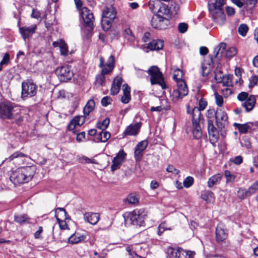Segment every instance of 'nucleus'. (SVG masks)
I'll use <instances>...</instances> for the list:
<instances>
[{
    "label": "nucleus",
    "mask_w": 258,
    "mask_h": 258,
    "mask_svg": "<svg viewBox=\"0 0 258 258\" xmlns=\"http://www.w3.org/2000/svg\"><path fill=\"white\" fill-rule=\"evenodd\" d=\"M35 166H24L13 171L10 179L15 184H22L30 181L36 172Z\"/></svg>",
    "instance_id": "1"
},
{
    "label": "nucleus",
    "mask_w": 258,
    "mask_h": 258,
    "mask_svg": "<svg viewBox=\"0 0 258 258\" xmlns=\"http://www.w3.org/2000/svg\"><path fill=\"white\" fill-rule=\"evenodd\" d=\"M19 106L9 101L0 104V117L3 119H14L17 123L21 122L23 117L21 115Z\"/></svg>",
    "instance_id": "2"
},
{
    "label": "nucleus",
    "mask_w": 258,
    "mask_h": 258,
    "mask_svg": "<svg viewBox=\"0 0 258 258\" xmlns=\"http://www.w3.org/2000/svg\"><path fill=\"white\" fill-rule=\"evenodd\" d=\"M226 0H216L214 3L209 4V10L212 15L215 21L220 24H222L225 20V16L222 9Z\"/></svg>",
    "instance_id": "3"
},
{
    "label": "nucleus",
    "mask_w": 258,
    "mask_h": 258,
    "mask_svg": "<svg viewBox=\"0 0 258 258\" xmlns=\"http://www.w3.org/2000/svg\"><path fill=\"white\" fill-rule=\"evenodd\" d=\"M147 72L150 77V80L151 85H159L162 89H165L167 87L163 74L158 67L152 66L150 67Z\"/></svg>",
    "instance_id": "4"
},
{
    "label": "nucleus",
    "mask_w": 258,
    "mask_h": 258,
    "mask_svg": "<svg viewBox=\"0 0 258 258\" xmlns=\"http://www.w3.org/2000/svg\"><path fill=\"white\" fill-rule=\"evenodd\" d=\"M145 216L146 214L143 209H136L130 213L126 218L124 217V220L126 223L129 221L133 225L144 226Z\"/></svg>",
    "instance_id": "5"
},
{
    "label": "nucleus",
    "mask_w": 258,
    "mask_h": 258,
    "mask_svg": "<svg viewBox=\"0 0 258 258\" xmlns=\"http://www.w3.org/2000/svg\"><path fill=\"white\" fill-rule=\"evenodd\" d=\"M176 86L170 96L171 101L174 103L180 101L188 93V88L184 81H179L176 84Z\"/></svg>",
    "instance_id": "6"
},
{
    "label": "nucleus",
    "mask_w": 258,
    "mask_h": 258,
    "mask_svg": "<svg viewBox=\"0 0 258 258\" xmlns=\"http://www.w3.org/2000/svg\"><path fill=\"white\" fill-rule=\"evenodd\" d=\"M37 91V85L32 81L27 80L22 83L21 97L25 100L35 96Z\"/></svg>",
    "instance_id": "7"
},
{
    "label": "nucleus",
    "mask_w": 258,
    "mask_h": 258,
    "mask_svg": "<svg viewBox=\"0 0 258 258\" xmlns=\"http://www.w3.org/2000/svg\"><path fill=\"white\" fill-rule=\"evenodd\" d=\"M216 52L215 57L219 58L220 56H223L226 58H230L237 53V50L235 47H231L226 49V44L224 43H220L214 50Z\"/></svg>",
    "instance_id": "8"
},
{
    "label": "nucleus",
    "mask_w": 258,
    "mask_h": 258,
    "mask_svg": "<svg viewBox=\"0 0 258 258\" xmlns=\"http://www.w3.org/2000/svg\"><path fill=\"white\" fill-rule=\"evenodd\" d=\"M169 20L166 17L160 14L154 15L151 21L152 26L156 29H165L169 25Z\"/></svg>",
    "instance_id": "9"
},
{
    "label": "nucleus",
    "mask_w": 258,
    "mask_h": 258,
    "mask_svg": "<svg viewBox=\"0 0 258 258\" xmlns=\"http://www.w3.org/2000/svg\"><path fill=\"white\" fill-rule=\"evenodd\" d=\"M55 74L60 81L67 82L70 80L74 76L71 67L67 64L58 67L55 70Z\"/></svg>",
    "instance_id": "10"
},
{
    "label": "nucleus",
    "mask_w": 258,
    "mask_h": 258,
    "mask_svg": "<svg viewBox=\"0 0 258 258\" xmlns=\"http://www.w3.org/2000/svg\"><path fill=\"white\" fill-rule=\"evenodd\" d=\"M201 112L198 108H194L192 110L193 136L195 139H199L202 136V131L199 124Z\"/></svg>",
    "instance_id": "11"
},
{
    "label": "nucleus",
    "mask_w": 258,
    "mask_h": 258,
    "mask_svg": "<svg viewBox=\"0 0 258 258\" xmlns=\"http://www.w3.org/2000/svg\"><path fill=\"white\" fill-rule=\"evenodd\" d=\"M116 11L111 5L106 7L103 10L101 23L102 26L106 24L110 27L111 23L116 17Z\"/></svg>",
    "instance_id": "12"
},
{
    "label": "nucleus",
    "mask_w": 258,
    "mask_h": 258,
    "mask_svg": "<svg viewBox=\"0 0 258 258\" xmlns=\"http://www.w3.org/2000/svg\"><path fill=\"white\" fill-rule=\"evenodd\" d=\"M80 14L85 26L89 28L91 30H93L95 18L91 11L87 7H83L80 10Z\"/></svg>",
    "instance_id": "13"
},
{
    "label": "nucleus",
    "mask_w": 258,
    "mask_h": 258,
    "mask_svg": "<svg viewBox=\"0 0 258 258\" xmlns=\"http://www.w3.org/2000/svg\"><path fill=\"white\" fill-rule=\"evenodd\" d=\"M170 258H192L195 253L191 251H186L181 248L168 249Z\"/></svg>",
    "instance_id": "14"
},
{
    "label": "nucleus",
    "mask_w": 258,
    "mask_h": 258,
    "mask_svg": "<svg viewBox=\"0 0 258 258\" xmlns=\"http://www.w3.org/2000/svg\"><path fill=\"white\" fill-rule=\"evenodd\" d=\"M216 122L219 129H223L228 124V116L226 113L221 108L217 109L215 112Z\"/></svg>",
    "instance_id": "15"
},
{
    "label": "nucleus",
    "mask_w": 258,
    "mask_h": 258,
    "mask_svg": "<svg viewBox=\"0 0 258 258\" xmlns=\"http://www.w3.org/2000/svg\"><path fill=\"white\" fill-rule=\"evenodd\" d=\"M236 126L241 134H246L249 132H252L258 128V121L254 122H248L244 124L234 123Z\"/></svg>",
    "instance_id": "16"
},
{
    "label": "nucleus",
    "mask_w": 258,
    "mask_h": 258,
    "mask_svg": "<svg viewBox=\"0 0 258 258\" xmlns=\"http://www.w3.org/2000/svg\"><path fill=\"white\" fill-rule=\"evenodd\" d=\"M208 130L211 143L215 146V143L219 139V133L217 128L214 126L213 121L209 120L208 122Z\"/></svg>",
    "instance_id": "17"
},
{
    "label": "nucleus",
    "mask_w": 258,
    "mask_h": 258,
    "mask_svg": "<svg viewBox=\"0 0 258 258\" xmlns=\"http://www.w3.org/2000/svg\"><path fill=\"white\" fill-rule=\"evenodd\" d=\"M126 154L123 151H120L112 160V164L111 166L112 171H114L119 168L120 166L123 162Z\"/></svg>",
    "instance_id": "18"
},
{
    "label": "nucleus",
    "mask_w": 258,
    "mask_h": 258,
    "mask_svg": "<svg viewBox=\"0 0 258 258\" xmlns=\"http://www.w3.org/2000/svg\"><path fill=\"white\" fill-rule=\"evenodd\" d=\"M215 78L218 82H221L224 86H230L232 85V76L230 75H222L220 71L219 72H216Z\"/></svg>",
    "instance_id": "19"
},
{
    "label": "nucleus",
    "mask_w": 258,
    "mask_h": 258,
    "mask_svg": "<svg viewBox=\"0 0 258 258\" xmlns=\"http://www.w3.org/2000/svg\"><path fill=\"white\" fill-rule=\"evenodd\" d=\"M37 29V25L33 24L31 26H24L19 28V31L23 39L26 40L27 38L32 36L35 32Z\"/></svg>",
    "instance_id": "20"
},
{
    "label": "nucleus",
    "mask_w": 258,
    "mask_h": 258,
    "mask_svg": "<svg viewBox=\"0 0 258 258\" xmlns=\"http://www.w3.org/2000/svg\"><path fill=\"white\" fill-rule=\"evenodd\" d=\"M227 236V232L224 226L221 224H218L216 229V238L218 242L224 241Z\"/></svg>",
    "instance_id": "21"
},
{
    "label": "nucleus",
    "mask_w": 258,
    "mask_h": 258,
    "mask_svg": "<svg viewBox=\"0 0 258 258\" xmlns=\"http://www.w3.org/2000/svg\"><path fill=\"white\" fill-rule=\"evenodd\" d=\"M148 142L146 140L142 141L138 144L135 151V157L136 160H140L141 159L143 152L146 148Z\"/></svg>",
    "instance_id": "22"
},
{
    "label": "nucleus",
    "mask_w": 258,
    "mask_h": 258,
    "mask_svg": "<svg viewBox=\"0 0 258 258\" xmlns=\"http://www.w3.org/2000/svg\"><path fill=\"white\" fill-rule=\"evenodd\" d=\"M163 41L162 40H154L150 43L143 46V48H147L151 51L159 50L163 47Z\"/></svg>",
    "instance_id": "23"
},
{
    "label": "nucleus",
    "mask_w": 258,
    "mask_h": 258,
    "mask_svg": "<svg viewBox=\"0 0 258 258\" xmlns=\"http://www.w3.org/2000/svg\"><path fill=\"white\" fill-rule=\"evenodd\" d=\"M26 157V155L18 151L13 153L8 158H6V161H14V163H18L19 165H20V162L23 163L25 158Z\"/></svg>",
    "instance_id": "24"
},
{
    "label": "nucleus",
    "mask_w": 258,
    "mask_h": 258,
    "mask_svg": "<svg viewBox=\"0 0 258 258\" xmlns=\"http://www.w3.org/2000/svg\"><path fill=\"white\" fill-rule=\"evenodd\" d=\"M60 213L61 215L66 216L67 212L66 210L62 208H58L55 210V217L56 218L59 225L61 229L64 230L67 229L68 226L65 221L61 220L59 218V213Z\"/></svg>",
    "instance_id": "25"
},
{
    "label": "nucleus",
    "mask_w": 258,
    "mask_h": 258,
    "mask_svg": "<svg viewBox=\"0 0 258 258\" xmlns=\"http://www.w3.org/2000/svg\"><path fill=\"white\" fill-rule=\"evenodd\" d=\"M141 126V123L131 124L126 128L124 133L128 136H136L139 133Z\"/></svg>",
    "instance_id": "26"
},
{
    "label": "nucleus",
    "mask_w": 258,
    "mask_h": 258,
    "mask_svg": "<svg viewBox=\"0 0 258 258\" xmlns=\"http://www.w3.org/2000/svg\"><path fill=\"white\" fill-rule=\"evenodd\" d=\"M52 45L54 47H59L60 54L63 56H67L69 54L68 46L65 42L62 40L59 39L56 41H54L52 43Z\"/></svg>",
    "instance_id": "27"
},
{
    "label": "nucleus",
    "mask_w": 258,
    "mask_h": 258,
    "mask_svg": "<svg viewBox=\"0 0 258 258\" xmlns=\"http://www.w3.org/2000/svg\"><path fill=\"white\" fill-rule=\"evenodd\" d=\"M86 238V235L81 234L76 232L72 234L68 239V242L71 244H77L79 242L84 241Z\"/></svg>",
    "instance_id": "28"
},
{
    "label": "nucleus",
    "mask_w": 258,
    "mask_h": 258,
    "mask_svg": "<svg viewBox=\"0 0 258 258\" xmlns=\"http://www.w3.org/2000/svg\"><path fill=\"white\" fill-rule=\"evenodd\" d=\"M84 219L92 225H95L99 220V215L97 213L87 212L84 214Z\"/></svg>",
    "instance_id": "29"
},
{
    "label": "nucleus",
    "mask_w": 258,
    "mask_h": 258,
    "mask_svg": "<svg viewBox=\"0 0 258 258\" xmlns=\"http://www.w3.org/2000/svg\"><path fill=\"white\" fill-rule=\"evenodd\" d=\"M255 102L256 99L254 96L251 95L246 100L242 103L241 106L245 108L246 111L249 112L252 110Z\"/></svg>",
    "instance_id": "30"
},
{
    "label": "nucleus",
    "mask_w": 258,
    "mask_h": 258,
    "mask_svg": "<svg viewBox=\"0 0 258 258\" xmlns=\"http://www.w3.org/2000/svg\"><path fill=\"white\" fill-rule=\"evenodd\" d=\"M123 96L121 98V101L124 104L128 103L131 100V88L128 85L125 84L122 85Z\"/></svg>",
    "instance_id": "31"
},
{
    "label": "nucleus",
    "mask_w": 258,
    "mask_h": 258,
    "mask_svg": "<svg viewBox=\"0 0 258 258\" xmlns=\"http://www.w3.org/2000/svg\"><path fill=\"white\" fill-rule=\"evenodd\" d=\"M258 0H245L244 3V9L248 14H252Z\"/></svg>",
    "instance_id": "32"
},
{
    "label": "nucleus",
    "mask_w": 258,
    "mask_h": 258,
    "mask_svg": "<svg viewBox=\"0 0 258 258\" xmlns=\"http://www.w3.org/2000/svg\"><path fill=\"white\" fill-rule=\"evenodd\" d=\"M222 176L220 174H216L211 177L207 182L208 186L211 188L214 185L219 183L221 179Z\"/></svg>",
    "instance_id": "33"
},
{
    "label": "nucleus",
    "mask_w": 258,
    "mask_h": 258,
    "mask_svg": "<svg viewBox=\"0 0 258 258\" xmlns=\"http://www.w3.org/2000/svg\"><path fill=\"white\" fill-rule=\"evenodd\" d=\"M161 4L158 0H150L148 3L149 9L153 13H157Z\"/></svg>",
    "instance_id": "34"
},
{
    "label": "nucleus",
    "mask_w": 258,
    "mask_h": 258,
    "mask_svg": "<svg viewBox=\"0 0 258 258\" xmlns=\"http://www.w3.org/2000/svg\"><path fill=\"white\" fill-rule=\"evenodd\" d=\"M95 107V102L93 100H89L83 109V112L85 116H87L92 112Z\"/></svg>",
    "instance_id": "35"
},
{
    "label": "nucleus",
    "mask_w": 258,
    "mask_h": 258,
    "mask_svg": "<svg viewBox=\"0 0 258 258\" xmlns=\"http://www.w3.org/2000/svg\"><path fill=\"white\" fill-rule=\"evenodd\" d=\"M201 198L207 203H210L214 201V196L213 193L210 190L204 191L201 196Z\"/></svg>",
    "instance_id": "36"
},
{
    "label": "nucleus",
    "mask_w": 258,
    "mask_h": 258,
    "mask_svg": "<svg viewBox=\"0 0 258 258\" xmlns=\"http://www.w3.org/2000/svg\"><path fill=\"white\" fill-rule=\"evenodd\" d=\"M172 9H169L168 7L165 4L162 3L160 8L157 12V14H160L162 16L166 17L170 13V11Z\"/></svg>",
    "instance_id": "37"
},
{
    "label": "nucleus",
    "mask_w": 258,
    "mask_h": 258,
    "mask_svg": "<svg viewBox=\"0 0 258 258\" xmlns=\"http://www.w3.org/2000/svg\"><path fill=\"white\" fill-rule=\"evenodd\" d=\"M29 219L30 218L28 215L26 214H20L15 216V221L21 224L29 222Z\"/></svg>",
    "instance_id": "38"
},
{
    "label": "nucleus",
    "mask_w": 258,
    "mask_h": 258,
    "mask_svg": "<svg viewBox=\"0 0 258 258\" xmlns=\"http://www.w3.org/2000/svg\"><path fill=\"white\" fill-rule=\"evenodd\" d=\"M85 121V116H76L73 119L71 120V126L70 127L72 128L73 122H76L77 123L78 126H81L83 125Z\"/></svg>",
    "instance_id": "39"
},
{
    "label": "nucleus",
    "mask_w": 258,
    "mask_h": 258,
    "mask_svg": "<svg viewBox=\"0 0 258 258\" xmlns=\"http://www.w3.org/2000/svg\"><path fill=\"white\" fill-rule=\"evenodd\" d=\"M183 73L179 69H176L173 72V79L178 84V82L180 81H184L182 79Z\"/></svg>",
    "instance_id": "40"
},
{
    "label": "nucleus",
    "mask_w": 258,
    "mask_h": 258,
    "mask_svg": "<svg viewBox=\"0 0 258 258\" xmlns=\"http://www.w3.org/2000/svg\"><path fill=\"white\" fill-rule=\"evenodd\" d=\"M237 196L238 198L241 200L246 199L247 197H249L250 195L248 193L247 189H245L242 188H239L237 191Z\"/></svg>",
    "instance_id": "41"
},
{
    "label": "nucleus",
    "mask_w": 258,
    "mask_h": 258,
    "mask_svg": "<svg viewBox=\"0 0 258 258\" xmlns=\"http://www.w3.org/2000/svg\"><path fill=\"white\" fill-rule=\"evenodd\" d=\"M109 122V119L108 118H106L101 122H98L97 124V127L102 131H104L108 127Z\"/></svg>",
    "instance_id": "42"
},
{
    "label": "nucleus",
    "mask_w": 258,
    "mask_h": 258,
    "mask_svg": "<svg viewBox=\"0 0 258 258\" xmlns=\"http://www.w3.org/2000/svg\"><path fill=\"white\" fill-rule=\"evenodd\" d=\"M110 137V134L107 131H102L99 134V139L102 142H106Z\"/></svg>",
    "instance_id": "43"
},
{
    "label": "nucleus",
    "mask_w": 258,
    "mask_h": 258,
    "mask_svg": "<svg viewBox=\"0 0 258 258\" xmlns=\"http://www.w3.org/2000/svg\"><path fill=\"white\" fill-rule=\"evenodd\" d=\"M248 30V27L246 24H241L238 28L239 34L242 36H245Z\"/></svg>",
    "instance_id": "44"
},
{
    "label": "nucleus",
    "mask_w": 258,
    "mask_h": 258,
    "mask_svg": "<svg viewBox=\"0 0 258 258\" xmlns=\"http://www.w3.org/2000/svg\"><path fill=\"white\" fill-rule=\"evenodd\" d=\"M126 250L128 252V256L127 258H145L137 254L133 250V247L131 246H127Z\"/></svg>",
    "instance_id": "45"
},
{
    "label": "nucleus",
    "mask_w": 258,
    "mask_h": 258,
    "mask_svg": "<svg viewBox=\"0 0 258 258\" xmlns=\"http://www.w3.org/2000/svg\"><path fill=\"white\" fill-rule=\"evenodd\" d=\"M258 190V180L254 182L248 188V193L250 196L254 194Z\"/></svg>",
    "instance_id": "46"
},
{
    "label": "nucleus",
    "mask_w": 258,
    "mask_h": 258,
    "mask_svg": "<svg viewBox=\"0 0 258 258\" xmlns=\"http://www.w3.org/2000/svg\"><path fill=\"white\" fill-rule=\"evenodd\" d=\"M171 229V228L167 227L165 222H162L159 225L158 227L157 233L159 235H161L164 231Z\"/></svg>",
    "instance_id": "47"
},
{
    "label": "nucleus",
    "mask_w": 258,
    "mask_h": 258,
    "mask_svg": "<svg viewBox=\"0 0 258 258\" xmlns=\"http://www.w3.org/2000/svg\"><path fill=\"white\" fill-rule=\"evenodd\" d=\"M126 201L129 204H135L138 203L139 199L135 195L131 194L127 197Z\"/></svg>",
    "instance_id": "48"
},
{
    "label": "nucleus",
    "mask_w": 258,
    "mask_h": 258,
    "mask_svg": "<svg viewBox=\"0 0 258 258\" xmlns=\"http://www.w3.org/2000/svg\"><path fill=\"white\" fill-rule=\"evenodd\" d=\"M224 175L227 182H233L235 179V176L228 170L225 171Z\"/></svg>",
    "instance_id": "49"
},
{
    "label": "nucleus",
    "mask_w": 258,
    "mask_h": 258,
    "mask_svg": "<svg viewBox=\"0 0 258 258\" xmlns=\"http://www.w3.org/2000/svg\"><path fill=\"white\" fill-rule=\"evenodd\" d=\"M105 81L104 75L102 74L99 75L96 77V85L98 86L103 85Z\"/></svg>",
    "instance_id": "50"
},
{
    "label": "nucleus",
    "mask_w": 258,
    "mask_h": 258,
    "mask_svg": "<svg viewBox=\"0 0 258 258\" xmlns=\"http://www.w3.org/2000/svg\"><path fill=\"white\" fill-rule=\"evenodd\" d=\"M215 98V101L216 104L219 107H221L223 103V98L222 96L220 95H219L218 93L215 92L214 93Z\"/></svg>",
    "instance_id": "51"
},
{
    "label": "nucleus",
    "mask_w": 258,
    "mask_h": 258,
    "mask_svg": "<svg viewBox=\"0 0 258 258\" xmlns=\"http://www.w3.org/2000/svg\"><path fill=\"white\" fill-rule=\"evenodd\" d=\"M123 35L124 37L130 41H133L134 39V36L132 35V31L130 29H125L123 31Z\"/></svg>",
    "instance_id": "52"
},
{
    "label": "nucleus",
    "mask_w": 258,
    "mask_h": 258,
    "mask_svg": "<svg viewBox=\"0 0 258 258\" xmlns=\"http://www.w3.org/2000/svg\"><path fill=\"white\" fill-rule=\"evenodd\" d=\"M112 101V99L109 96L104 97L101 101V104L103 106L106 107L110 104Z\"/></svg>",
    "instance_id": "53"
},
{
    "label": "nucleus",
    "mask_w": 258,
    "mask_h": 258,
    "mask_svg": "<svg viewBox=\"0 0 258 258\" xmlns=\"http://www.w3.org/2000/svg\"><path fill=\"white\" fill-rule=\"evenodd\" d=\"M194 182V178L191 176H188L183 181V185L184 187L188 188L192 185Z\"/></svg>",
    "instance_id": "54"
},
{
    "label": "nucleus",
    "mask_w": 258,
    "mask_h": 258,
    "mask_svg": "<svg viewBox=\"0 0 258 258\" xmlns=\"http://www.w3.org/2000/svg\"><path fill=\"white\" fill-rule=\"evenodd\" d=\"M249 96L247 93L242 92L237 95V99L240 101H245L249 98Z\"/></svg>",
    "instance_id": "55"
},
{
    "label": "nucleus",
    "mask_w": 258,
    "mask_h": 258,
    "mask_svg": "<svg viewBox=\"0 0 258 258\" xmlns=\"http://www.w3.org/2000/svg\"><path fill=\"white\" fill-rule=\"evenodd\" d=\"M230 161L236 165H239L243 162V158L241 156H237L233 158H231Z\"/></svg>",
    "instance_id": "56"
},
{
    "label": "nucleus",
    "mask_w": 258,
    "mask_h": 258,
    "mask_svg": "<svg viewBox=\"0 0 258 258\" xmlns=\"http://www.w3.org/2000/svg\"><path fill=\"white\" fill-rule=\"evenodd\" d=\"M187 28L188 25L184 23H180L178 27V31L181 33H185L187 31Z\"/></svg>",
    "instance_id": "57"
},
{
    "label": "nucleus",
    "mask_w": 258,
    "mask_h": 258,
    "mask_svg": "<svg viewBox=\"0 0 258 258\" xmlns=\"http://www.w3.org/2000/svg\"><path fill=\"white\" fill-rule=\"evenodd\" d=\"M179 5L177 4L173 3V4L171 5V7L169 8V9H172L171 11H170V13L171 14H176L179 10Z\"/></svg>",
    "instance_id": "58"
},
{
    "label": "nucleus",
    "mask_w": 258,
    "mask_h": 258,
    "mask_svg": "<svg viewBox=\"0 0 258 258\" xmlns=\"http://www.w3.org/2000/svg\"><path fill=\"white\" fill-rule=\"evenodd\" d=\"M258 81V78L256 76H252L249 79V87H252L254 86Z\"/></svg>",
    "instance_id": "59"
},
{
    "label": "nucleus",
    "mask_w": 258,
    "mask_h": 258,
    "mask_svg": "<svg viewBox=\"0 0 258 258\" xmlns=\"http://www.w3.org/2000/svg\"><path fill=\"white\" fill-rule=\"evenodd\" d=\"M115 59L113 55H110L109 57L107 62V66L110 67L111 69H113L114 67Z\"/></svg>",
    "instance_id": "60"
},
{
    "label": "nucleus",
    "mask_w": 258,
    "mask_h": 258,
    "mask_svg": "<svg viewBox=\"0 0 258 258\" xmlns=\"http://www.w3.org/2000/svg\"><path fill=\"white\" fill-rule=\"evenodd\" d=\"M120 87H118L117 85H115L112 83L111 88L110 89V93L111 95H114L117 94L119 90H120Z\"/></svg>",
    "instance_id": "61"
},
{
    "label": "nucleus",
    "mask_w": 258,
    "mask_h": 258,
    "mask_svg": "<svg viewBox=\"0 0 258 258\" xmlns=\"http://www.w3.org/2000/svg\"><path fill=\"white\" fill-rule=\"evenodd\" d=\"M166 171L168 172H170L174 174H177L179 172V171L176 169L173 165H169L166 168Z\"/></svg>",
    "instance_id": "62"
},
{
    "label": "nucleus",
    "mask_w": 258,
    "mask_h": 258,
    "mask_svg": "<svg viewBox=\"0 0 258 258\" xmlns=\"http://www.w3.org/2000/svg\"><path fill=\"white\" fill-rule=\"evenodd\" d=\"M43 232V227L39 226L38 229L34 233V237L35 239H42L41 233Z\"/></svg>",
    "instance_id": "63"
},
{
    "label": "nucleus",
    "mask_w": 258,
    "mask_h": 258,
    "mask_svg": "<svg viewBox=\"0 0 258 258\" xmlns=\"http://www.w3.org/2000/svg\"><path fill=\"white\" fill-rule=\"evenodd\" d=\"M112 70L113 69H111L110 67H107L106 64V65L104 66V67H102V70L101 74L104 75L111 72Z\"/></svg>",
    "instance_id": "64"
}]
</instances>
